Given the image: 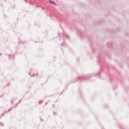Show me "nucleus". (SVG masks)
Segmentation results:
<instances>
[{
    "label": "nucleus",
    "instance_id": "nucleus-1",
    "mask_svg": "<svg viewBox=\"0 0 129 129\" xmlns=\"http://www.w3.org/2000/svg\"><path fill=\"white\" fill-rule=\"evenodd\" d=\"M49 2L50 3V4H52V5H54V6H57L56 3L53 1H49Z\"/></svg>",
    "mask_w": 129,
    "mask_h": 129
}]
</instances>
